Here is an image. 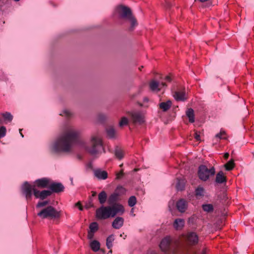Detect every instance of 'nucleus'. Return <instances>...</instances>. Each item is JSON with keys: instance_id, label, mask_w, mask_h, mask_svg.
<instances>
[{"instance_id": "f257e3e1", "label": "nucleus", "mask_w": 254, "mask_h": 254, "mask_svg": "<svg viewBox=\"0 0 254 254\" xmlns=\"http://www.w3.org/2000/svg\"><path fill=\"white\" fill-rule=\"evenodd\" d=\"M79 136L78 131L72 127H68L51 143L50 151L55 154L70 152L73 144L80 142Z\"/></svg>"}, {"instance_id": "f03ea898", "label": "nucleus", "mask_w": 254, "mask_h": 254, "mask_svg": "<svg viewBox=\"0 0 254 254\" xmlns=\"http://www.w3.org/2000/svg\"><path fill=\"white\" fill-rule=\"evenodd\" d=\"M22 191L25 194L27 200L31 199L32 191L36 198H39L42 200L46 199L52 194L50 190H43L41 191L38 190L36 188H32L27 182H25L22 186Z\"/></svg>"}, {"instance_id": "7ed1b4c3", "label": "nucleus", "mask_w": 254, "mask_h": 254, "mask_svg": "<svg viewBox=\"0 0 254 254\" xmlns=\"http://www.w3.org/2000/svg\"><path fill=\"white\" fill-rule=\"evenodd\" d=\"M83 145L86 150L92 155L99 153L103 149L101 139L97 136L91 137L89 145Z\"/></svg>"}, {"instance_id": "20e7f679", "label": "nucleus", "mask_w": 254, "mask_h": 254, "mask_svg": "<svg viewBox=\"0 0 254 254\" xmlns=\"http://www.w3.org/2000/svg\"><path fill=\"white\" fill-rule=\"evenodd\" d=\"M61 215V211L51 205L41 209L37 213V216L41 219H57L60 218Z\"/></svg>"}, {"instance_id": "39448f33", "label": "nucleus", "mask_w": 254, "mask_h": 254, "mask_svg": "<svg viewBox=\"0 0 254 254\" xmlns=\"http://www.w3.org/2000/svg\"><path fill=\"white\" fill-rule=\"evenodd\" d=\"M178 247V244L169 237L164 238L160 244V248L163 252L173 254L177 252Z\"/></svg>"}, {"instance_id": "423d86ee", "label": "nucleus", "mask_w": 254, "mask_h": 254, "mask_svg": "<svg viewBox=\"0 0 254 254\" xmlns=\"http://www.w3.org/2000/svg\"><path fill=\"white\" fill-rule=\"evenodd\" d=\"M198 176L200 180L205 182L211 176L215 174V169L214 167L208 168L205 165H201L198 167Z\"/></svg>"}, {"instance_id": "0eeeda50", "label": "nucleus", "mask_w": 254, "mask_h": 254, "mask_svg": "<svg viewBox=\"0 0 254 254\" xmlns=\"http://www.w3.org/2000/svg\"><path fill=\"white\" fill-rule=\"evenodd\" d=\"M109 206L102 205L96 210V216L98 219L104 220L111 217Z\"/></svg>"}, {"instance_id": "6e6552de", "label": "nucleus", "mask_w": 254, "mask_h": 254, "mask_svg": "<svg viewBox=\"0 0 254 254\" xmlns=\"http://www.w3.org/2000/svg\"><path fill=\"white\" fill-rule=\"evenodd\" d=\"M128 114L131 117L134 124L141 125L144 122V115L141 112L133 111L129 112Z\"/></svg>"}, {"instance_id": "1a4fd4ad", "label": "nucleus", "mask_w": 254, "mask_h": 254, "mask_svg": "<svg viewBox=\"0 0 254 254\" xmlns=\"http://www.w3.org/2000/svg\"><path fill=\"white\" fill-rule=\"evenodd\" d=\"M116 10L121 18L128 19L132 15L131 9L126 6L120 5L117 7Z\"/></svg>"}, {"instance_id": "9d476101", "label": "nucleus", "mask_w": 254, "mask_h": 254, "mask_svg": "<svg viewBox=\"0 0 254 254\" xmlns=\"http://www.w3.org/2000/svg\"><path fill=\"white\" fill-rule=\"evenodd\" d=\"M51 179L48 178H42L39 179L35 181L34 185H31L32 188L44 189V188H50V183Z\"/></svg>"}, {"instance_id": "9b49d317", "label": "nucleus", "mask_w": 254, "mask_h": 254, "mask_svg": "<svg viewBox=\"0 0 254 254\" xmlns=\"http://www.w3.org/2000/svg\"><path fill=\"white\" fill-rule=\"evenodd\" d=\"M111 217H114L116 215H122L125 212V209L123 205L116 204L109 205Z\"/></svg>"}, {"instance_id": "f8f14e48", "label": "nucleus", "mask_w": 254, "mask_h": 254, "mask_svg": "<svg viewBox=\"0 0 254 254\" xmlns=\"http://www.w3.org/2000/svg\"><path fill=\"white\" fill-rule=\"evenodd\" d=\"M49 189L52 193H59L64 190V187L62 183L54 182L51 180Z\"/></svg>"}, {"instance_id": "ddd939ff", "label": "nucleus", "mask_w": 254, "mask_h": 254, "mask_svg": "<svg viewBox=\"0 0 254 254\" xmlns=\"http://www.w3.org/2000/svg\"><path fill=\"white\" fill-rule=\"evenodd\" d=\"M166 84L165 82H162L161 84L155 80H152L149 83V87L152 91L158 92L161 90L162 87L166 86Z\"/></svg>"}, {"instance_id": "4468645a", "label": "nucleus", "mask_w": 254, "mask_h": 254, "mask_svg": "<svg viewBox=\"0 0 254 254\" xmlns=\"http://www.w3.org/2000/svg\"><path fill=\"white\" fill-rule=\"evenodd\" d=\"M186 240L190 245H195L198 242V238L195 233L190 232L188 234Z\"/></svg>"}, {"instance_id": "2eb2a0df", "label": "nucleus", "mask_w": 254, "mask_h": 254, "mask_svg": "<svg viewBox=\"0 0 254 254\" xmlns=\"http://www.w3.org/2000/svg\"><path fill=\"white\" fill-rule=\"evenodd\" d=\"M176 207L179 212H184L188 207V202L185 199L181 198L177 202Z\"/></svg>"}, {"instance_id": "dca6fc26", "label": "nucleus", "mask_w": 254, "mask_h": 254, "mask_svg": "<svg viewBox=\"0 0 254 254\" xmlns=\"http://www.w3.org/2000/svg\"><path fill=\"white\" fill-rule=\"evenodd\" d=\"M94 176L99 180H106L108 178V173L106 171L97 169L94 171Z\"/></svg>"}, {"instance_id": "f3484780", "label": "nucleus", "mask_w": 254, "mask_h": 254, "mask_svg": "<svg viewBox=\"0 0 254 254\" xmlns=\"http://www.w3.org/2000/svg\"><path fill=\"white\" fill-rule=\"evenodd\" d=\"M124 222V219L123 218L121 217H117L113 221L112 223V226L116 229H119L123 226Z\"/></svg>"}, {"instance_id": "a211bd4d", "label": "nucleus", "mask_w": 254, "mask_h": 254, "mask_svg": "<svg viewBox=\"0 0 254 254\" xmlns=\"http://www.w3.org/2000/svg\"><path fill=\"white\" fill-rule=\"evenodd\" d=\"M119 195L117 192H114L111 194L108 199V203L109 205H111L119 204L117 202L119 200Z\"/></svg>"}, {"instance_id": "6ab92c4d", "label": "nucleus", "mask_w": 254, "mask_h": 254, "mask_svg": "<svg viewBox=\"0 0 254 254\" xmlns=\"http://www.w3.org/2000/svg\"><path fill=\"white\" fill-rule=\"evenodd\" d=\"M227 179L222 171L219 172L217 174L215 178V182L218 184H222L226 182Z\"/></svg>"}, {"instance_id": "aec40b11", "label": "nucleus", "mask_w": 254, "mask_h": 254, "mask_svg": "<svg viewBox=\"0 0 254 254\" xmlns=\"http://www.w3.org/2000/svg\"><path fill=\"white\" fill-rule=\"evenodd\" d=\"M174 97L177 101H185L186 99L185 92L184 90L176 91L174 93Z\"/></svg>"}, {"instance_id": "412c9836", "label": "nucleus", "mask_w": 254, "mask_h": 254, "mask_svg": "<svg viewBox=\"0 0 254 254\" xmlns=\"http://www.w3.org/2000/svg\"><path fill=\"white\" fill-rule=\"evenodd\" d=\"M98 198L99 200V203L102 205L106 202L107 200V194L106 192L104 190H102L101 192L98 194Z\"/></svg>"}, {"instance_id": "4be33fe9", "label": "nucleus", "mask_w": 254, "mask_h": 254, "mask_svg": "<svg viewBox=\"0 0 254 254\" xmlns=\"http://www.w3.org/2000/svg\"><path fill=\"white\" fill-rule=\"evenodd\" d=\"M172 106V102L168 100L166 102H162L159 104V108L164 112L168 111Z\"/></svg>"}, {"instance_id": "5701e85b", "label": "nucleus", "mask_w": 254, "mask_h": 254, "mask_svg": "<svg viewBox=\"0 0 254 254\" xmlns=\"http://www.w3.org/2000/svg\"><path fill=\"white\" fill-rule=\"evenodd\" d=\"M185 221L183 219H176L173 224L174 227L177 230L181 229L184 226Z\"/></svg>"}, {"instance_id": "b1692460", "label": "nucleus", "mask_w": 254, "mask_h": 254, "mask_svg": "<svg viewBox=\"0 0 254 254\" xmlns=\"http://www.w3.org/2000/svg\"><path fill=\"white\" fill-rule=\"evenodd\" d=\"M177 184L176 185V189L178 190H183L185 189L186 181L184 179H177Z\"/></svg>"}, {"instance_id": "393cba45", "label": "nucleus", "mask_w": 254, "mask_h": 254, "mask_svg": "<svg viewBox=\"0 0 254 254\" xmlns=\"http://www.w3.org/2000/svg\"><path fill=\"white\" fill-rule=\"evenodd\" d=\"M186 115L189 118V120L190 123H192L194 122V111L192 109H188L186 111Z\"/></svg>"}, {"instance_id": "a878e982", "label": "nucleus", "mask_w": 254, "mask_h": 254, "mask_svg": "<svg viewBox=\"0 0 254 254\" xmlns=\"http://www.w3.org/2000/svg\"><path fill=\"white\" fill-rule=\"evenodd\" d=\"M202 209L207 213L212 212L214 210V207L212 204H204L202 205Z\"/></svg>"}, {"instance_id": "bb28decb", "label": "nucleus", "mask_w": 254, "mask_h": 254, "mask_svg": "<svg viewBox=\"0 0 254 254\" xmlns=\"http://www.w3.org/2000/svg\"><path fill=\"white\" fill-rule=\"evenodd\" d=\"M100 243L96 240H94L90 243V247L94 252L99 251L100 250Z\"/></svg>"}, {"instance_id": "cd10ccee", "label": "nucleus", "mask_w": 254, "mask_h": 254, "mask_svg": "<svg viewBox=\"0 0 254 254\" xmlns=\"http://www.w3.org/2000/svg\"><path fill=\"white\" fill-rule=\"evenodd\" d=\"M90 231L88 232L89 236L91 233H94L98 229V225L97 222H92L89 226Z\"/></svg>"}, {"instance_id": "c85d7f7f", "label": "nucleus", "mask_w": 254, "mask_h": 254, "mask_svg": "<svg viewBox=\"0 0 254 254\" xmlns=\"http://www.w3.org/2000/svg\"><path fill=\"white\" fill-rule=\"evenodd\" d=\"M115 155L118 159L121 160L124 157V153L122 149L117 147L115 151Z\"/></svg>"}, {"instance_id": "c756f323", "label": "nucleus", "mask_w": 254, "mask_h": 254, "mask_svg": "<svg viewBox=\"0 0 254 254\" xmlns=\"http://www.w3.org/2000/svg\"><path fill=\"white\" fill-rule=\"evenodd\" d=\"M106 131L107 135L109 138H113L115 137L116 131L113 127H108L106 129Z\"/></svg>"}, {"instance_id": "7c9ffc66", "label": "nucleus", "mask_w": 254, "mask_h": 254, "mask_svg": "<svg viewBox=\"0 0 254 254\" xmlns=\"http://www.w3.org/2000/svg\"><path fill=\"white\" fill-rule=\"evenodd\" d=\"M204 190L203 187L198 186L195 190V195L196 197L204 196Z\"/></svg>"}, {"instance_id": "2f4dec72", "label": "nucleus", "mask_w": 254, "mask_h": 254, "mask_svg": "<svg viewBox=\"0 0 254 254\" xmlns=\"http://www.w3.org/2000/svg\"><path fill=\"white\" fill-rule=\"evenodd\" d=\"M114 236L113 235H110L106 240V246L108 249H110L112 246V243L114 241Z\"/></svg>"}, {"instance_id": "473e14b6", "label": "nucleus", "mask_w": 254, "mask_h": 254, "mask_svg": "<svg viewBox=\"0 0 254 254\" xmlns=\"http://www.w3.org/2000/svg\"><path fill=\"white\" fill-rule=\"evenodd\" d=\"M128 20H129L131 22V25L129 27V30L132 31L134 27L136 26L137 25V22L136 20V19L132 15L130 17H129Z\"/></svg>"}, {"instance_id": "72a5a7b5", "label": "nucleus", "mask_w": 254, "mask_h": 254, "mask_svg": "<svg viewBox=\"0 0 254 254\" xmlns=\"http://www.w3.org/2000/svg\"><path fill=\"white\" fill-rule=\"evenodd\" d=\"M224 166L227 171H230L232 170L235 166L234 160H230L226 164H225Z\"/></svg>"}, {"instance_id": "f704fd0d", "label": "nucleus", "mask_w": 254, "mask_h": 254, "mask_svg": "<svg viewBox=\"0 0 254 254\" xmlns=\"http://www.w3.org/2000/svg\"><path fill=\"white\" fill-rule=\"evenodd\" d=\"M2 116L5 121L9 122H10L13 119V116L9 112H6L2 113Z\"/></svg>"}, {"instance_id": "c9c22d12", "label": "nucleus", "mask_w": 254, "mask_h": 254, "mask_svg": "<svg viewBox=\"0 0 254 254\" xmlns=\"http://www.w3.org/2000/svg\"><path fill=\"white\" fill-rule=\"evenodd\" d=\"M136 203V198L134 196H130L128 200V205L130 207H133Z\"/></svg>"}, {"instance_id": "e433bc0d", "label": "nucleus", "mask_w": 254, "mask_h": 254, "mask_svg": "<svg viewBox=\"0 0 254 254\" xmlns=\"http://www.w3.org/2000/svg\"><path fill=\"white\" fill-rule=\"evenodd\" d=\"M49 203V201L45 200L43 201H39L36 204V209H40L42 207L47 206Z\"/></svg>"}, {"instance_id": "4c0bfd02", "label": "nucleus", "mask_w": 254, "mask_h": 254, "mask_svg": "<svg viewBox=\"0 0 254 254\" xmlns=\"http://www.w3.org/2000/svg\"><path fill=\"white\" fill-rule=\"evenodd\" d=\"M128 123V119L126 117H123L122 118L120 123H119V126L120 127H123L125 125H127Z\"/></svg>"}, {"instance_id": "58836bf2", "label": "nucleus", "mask_w": 254, "mask_h": 254, "mask_svg": "<svg viewBox=\"0 0 254 254\" xmlns=\"http://www.w3.org/2000/svg\"><path fill=\"white\" fill-rule=\"evenodd\" d=\"M226 132L225 131L223 130H221L220 132L215 135L216 138H218L220 139H226V137H224L223 135H225Z\"/></svg>"}, {"instance_id": "ea45409f", "label": "nucleus", "mask_w": 254, "mask_h": 254, "mask_svg": "<svg viewBox=\"0 0 254 254\" xmlns=\"http://www.w3.org/2000/svg\"><path fill=\"white\" fill-rule=\"evenodd\" d=\"M6 129L4 126L0 127V138L4 137L6 134Z\"/></svg>"}, {"instance_id": "a19ab883", "label": "nucleus", "mask_w": 254, "mask_h": 254, "mask_svg": "<svg viewBox=\"0 0 254 254\" xmlns=\"http://www.w3.org/2000/svg\"><path fill=\"white\" fill-rule=\"evenodd\" d=\"M106 116L105 114H99L98 116V118L99 121H100L101 122H104L106 119Z\"/></svg>"}, {"instance_id": "79ce46f5", "label": "nucleus", "mask_w": 254, "mask_h": 254, "mask_svg": "<svg viewBox=\"0 0 254 254\" xmlns=\"http://www.w3.org/2000/svg\"><path fill=\"white\" fill-rule=\"evenodd\" d=\"M71 114L70 112L67 110H64L62 113L60 114L61 116H64L67 117H69L71 116Z\"/></svg>"}, {"instance_id": "37998d69", "label": "nucleus", "mask_w": 254, "mask_h": 254, "mask_svg": "<svg viewBox=\"0 0 254 254\" xmlns=\"http://www.w3.org/2000/svg\"><path fill=\"white\" fill-rule=\"evenodd\" d=\"M123 176H124V172H123V170H122L120 172L116 173V179L120 180L123 177Z\"/></svg>"}, {"instance_id": "c03bdc74", "label": "nucleus", "mask_w": 254, "mask_h": 254, "mask_svg": "<svg viewBox=\"0 0 254 254\" xmlns=\"http://www.w3.org/2000/svg\"><path fill=\"white\" fill-rule=\"evenodd\" d=\"M75 206L78 207L80 210H83V208L80 201H78L76 203H75Z\"/></svg>"}, {"instance_id": "a18cd8bd", "label": "nucleus", "mask_w": 254, "mask_h": 254, "mask_svg": "<svg viewBox=\"0 0 254 254\" xmlns=\"http://www.w3.org/2000/svg\"><path fill=\"white\" fill-rule=\"evenodd\" d=\"M194 136L195 139L197 141H199L200 139V135L197 133V132H195Z\"/></svg>"}, {"instance_id": "49530a36", "label": "nucleus", "mask_w": 254, "mask_h": 254, "mask_svg": "<svg viewBox=\"0 0 254 254\" xmlns=\"http://www.w3.org/2000/svg\"><path fill=\"white\" fill-rule=\"evenodd\" d=\"M165 80H166V81H168V82H171V80H172V79H171V78L170 76H169V75H168V76H166L165 77Z\"/></svg>"}, {"instance_id": "de8ad7c7", "label": "nucleus", "mask_w": 254, "mask_h": 254, "mask_svg": "<svg viewBox=\"0 0 254 254\" xmlns=\"http://www.w3.org/2000/svg\"><path fill=\"white\" fill-rule=\"evenodd\" d=\"M229 156V154L228 153H225L224 155V158L225 159H227Z\"/></svg>"}, {"instance_id": "09e8293b", "label": "nucleus", "mask_w": 254, "mask_h": 254, "mask_svg": "<svg viewBox=\"0 0 254 254\" xmlns=\"http://www.w3.org/2000/svg\"><path fill=\"white\" fill-rule=\"evenodd\" d=\"M166 7L167 8H170L171 7V4L169 1L166 2Z\"/></svg>"}, {"instance_id": "8fccbe9b", "label": "nucleus", "mask_w": 254, "mask_h": 254, "mask_svg": "<svg viewBox=\"0 0 254 254\" xmlns=\"http://www.w3.org/2000/svg\"><path fill=\"white\" fill-rule=\"evenodd\" d=\"M197 254H206V250L205 249H203L200 253Z\"/></svg>"}, {"instance_id": "3c124183", "label": "nucleus", "mask_w": 254, "mask_h": 254, "mask_svg": "<svg viewBox=\"0 0 254 254\" xmlns=\"http://www.w3.org/2000/svg\"><path fill=\"white\" fill-rule=\"evenodd\" d=\"M2 118H3L2 116V114H0V124H2V123H3V120L2 119Z\"/></svg>"}, {"instance_id": "603ef678", "label": "nucleus", "mask_w": 254, "mask_h": 254, "mask_svg": "<svg viewBox=\"0 0 254 254\" xmlns=\"http://www.w3.org/2000/svg\"><path fill=\"white\" fill-rule=\"evenodd\" d=\"M96 194H97V193H96V191H92V196L94 197V196H95L96 195Z\"/></svg>"}, {"instance_id": "864d4df0", "label": "nucleus", "mask_w": 254, "mask_h": 254, "mask_svg": "<svg viewBox=\"0 0 254 254\" xmlns=\"http://www.w3.org/2000/svg\"><path fill=\"white\" fill-rule=\"evenodd\" d=\"M22 130V129H19V133H20V134L21 136L22 137H24V135H23L22 132H21Z\"/></svg>"}, {"instance_id": "5fc2aeb1", "label": "nucleus", "mask_w": 254, "mask_h": 254, "mask_svg": "<svg viewBox=\"0 0 254 254\" xmlns=\"http://www.w3.org/2000/svg\"><path fill=\"white\" fill-rule=\"evenodd\" d=\"M93 233H91L90 235L89 236V235L88 234V237L89 239H91L93 237Z\"/></svg>"}, {"instance_id": "6e6d98bb", "label": "nucleus", "mask_w": 254, "mask_h": 254, "mask_svg": "<svg viewBox=\"0 0 254 254\" xmlns=\"http://www.w3.org/2000/svg\"><path fill=\"white\" fill-rule=\"evenodd\" d=\"M93 204H91L90 205V206H87V208H90V207H93Z\"/></svg>"}, {"instance_id": "4d7b16f0", "label": "nucleus", "mask_w": 254, "mask_h": 254, "mask_svg": "<svg viewBox=\"0 0 254 254\" xmlns=\"http://www.w3.org/2000/svg\"><path fill=\"white\" fill-rule=\"evenodd\" d=\"M150 254H157L156 253H155V252H152Z\"/></svg>"}, {"instance_id": "13d9d810", "label": "nucleus", "mask_w": 254, "mask_h": 254, "mask_svg": "<svg viewBox=\"0 0 254 254\" xmlns=\"http://www.w3.org/2000/svg\"><path fill=\"white\" fill-rule=\"evenodd\" d=\"M142 68H143V66H141V67H139V69L140 70H141Z\"/></svg>"}, {"instance_id": "bf43d9fd", "label": "nucleus", "mask_w": 254, "mask_h": 254, "mask_svg": "<svg viewBox=\"0 0 254 254\" xmlns=\"http://www.w3.org/2000/svg\"><path fill=\"white\" fill-rule=\"evenodd\" d=\"M123 166V164H121V165H120V167H122Z\"/></svg>"}, {"instance_id": "052dcab7", "label": "nucleus", "mask_w": 254, "mask_h": 254, "mask_svg": "<svg viewBox=\"0 0 254 254\" xmlns=\"http://www.w3.org/2000/svg\"><path fill=\"white\" fill-rule=\"evenodd\" d=\"M101 251H102V252L103 253H104V252H105V251H104V250H101Z\"/></svg>"}, {"instance_id": "680f3d73", "label": "nucleus", "mask_w": 254, "mask_h": 254, "mask_svg": "<svg viewBox=\"0 0 254 254\" xmlns=\"http://www.w3.org/2000/svg\"><path fill=\"white\" fill-rule=\"evenodd\" d=\"M87 206H90V205H86V208H87Z\"/></svg>"}, {"instance_id": "e2e57ef3", "label": "nucleus", "mask_w": 254, "mask_h": 254, "mask_svg": "<svg viewBox=\"0 0 254 254\" xmlns=\"http://www.w3.org/2000/svg\"><path fill=\"white\" fill-rule=\"evenodd\" d=\"M109 252H110V253H112V250H110Z\"/></svg>"}, {"instance_id": "0e129e2a", "label": "nucleus", "mask_w": 254, "mask_h": 254, "mask_svg": "<svg viewBox=\"0 0 254 254\" xmlns=\"http://www.w3.org/2000/svg\"><path fill=\"white\" fill-rule=\"evenodd\" d=\"M15 1H18L19 0H14Z\"/></svg>"}, {"instance_id": "69168bd1", "label": "nucleus", "mask_w": 254, "mask_h": 254, "mask_svg": "<svg viewBox=\"0 0 254 254\" xmlns=\"http://www.w3.org/2000/svg\"><path fill=\"white\" fill-rule=\"evenodd\" d=\"M123 236V235L122 234H121L120 235V237H122Z\"/></svg>"}]
</instances>
